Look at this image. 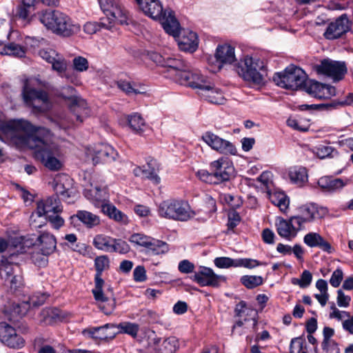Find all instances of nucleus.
Listing matches in <instances>:
<instances>
[{"instance_id": "f257e3e1", "label": "nucleus", "mask_w": 353, "mask_h": 353, "mask_svg": "<svg viewBox=\"0 0 353 353\" xmlns=\"http://www.w3.org/2000/svg\"><path fill=\"white\" fill-rule=\"evenodd\" d=\"M3 132L10 136L16 144L28 145L34 148V157L45 167L52 171L61 168V162L55 157L52 146L48 143L46 137H39L34 134L50 135V130L45 128L36 127L29 121L18 119L10 120L1 126Z\"/></svg>"}, {"instance_id": "f03ea898", "label": "nucleus", "mask_w": 353, "mask_h": 353, "mask_svg": "<svg viewBox=\"0 0 353 353\" xmlns=\"http://www.w3.org/2000/svg\"><path fill=\"white\" fill-rule=\"evenodd\" d=\"M327 214L326 208L315 203L304 205L299 208L298 214L288 219H279L276 223V231L279 236L290 241L296 236L299 231L305 229V224L321 219Z\"/></svg>"}, {"instance_id": "7ed1b4c3", "label": "nucleus", "mask_w": 353, "mask_h": 353, "mask_svg": "<svg viewBox=\"0 0 353 353\" xmlns=\"http://www.w3.org/2000/svg\"><path fill=\"white\" fill-rule=\"evenodd\" d=\"M143 12L156 20H160L165 31L173 37L179 34V23L172 10H163L159 0H134Z\"/></svg>"}, {"instance_id": "20e7f679", "label": "nucleus", "mask_w": 353, "mask_h": 353, "mask_svg": "<svg viewBox=\"0 0 353 353\" xmlns=\"http://www.w3.org/2000/svg\"><path fill=\"white\" fill-rule=\"evenodd\" d=\"M39 20L53 33L69 37L80 31L81 27L74 23L65 14L59 10H46L39 14Z\"/></svg>"}, {"instance_id": "39448f33", "label": "nucleus", "mask_w": 353, "mask_h": 353, "mask_svg": "<svg viewBox=\"0 0 353 353\" xmlns=\"http://www.w3.org/2000/svg\"><path fill=\"white\" fill-rule=\"evenodd\" d=\"M235 70L245 81L260 85L263 82L265 65L259 58L247 55L235 65Z\"/></svg>"}, {"instance_id": "423d86ee", "label": "nucleus", "mask_w": 353, "mask_h": 353, "mask_svg": "<svg viewBox=\"0 0 353 353\" xmlns=\"http://www.w3.org/2000/svg\"><path fill=\"white\" fill-rule=\"evenodd\" d=\"M158 212L161 217L179 221H187L196 214L188 202L174 199L160 203Z\"/></svg>"}, {"instance_id": "0eeeda50", "label": "nucleus", "mask_w": 353, "mask_h": 353, "mask_svg": "<svg viewBox=\"0 0 353 353\" xmlns=\"http://www.w3.org/2000/svg\"><path fill=\"white\" fill-rule=\"evenodd\" d=\"M34 79H27L24 82L22 97L27 106L32 107L35 111L43 112L50 108V101L48 94L41 90L34 88Z\"/></svg>"}, {"instance_id": "6e6552de", "label": "nucleus", "mask_w": 353, "mask_h": 353, "mask_svg": "<svg viewBox=\"0 0 353 353\" xmlns=\"http://www.w3.org/2000/svg\"><path fill=\"white\" fill-rule=\"evenodd\" d=\"M274 81L279 86L292 90L305 89L307 83V74L304 70L294 65H290L283 72L276 74Z\"/></svg>"}, {"instance_id": "1a4fd4ad", "label": "nucleus", "mask_w": 353, "mask_h": 353, "mask_svg": "<svg viewBox=\"0 0 353 353\" xmlns=\"http://www.w3.org/2000/svg\"><path fill=\"white\" fill-rule=\"evenodd\" d=\"M100 8L111 25L117 21L120 24H129L131 17L129 12L115 0H98Z\"/></svg>"}, {"instance_id": "9d476101", "label": "nucleus", "mask_w": 353, "mask_h": 353, "mask_svg": "<svg viewBox=\"0 0 353 353\" xmlns=\"http://www.w3.org/2000/svg\"><path fill=\"white\" fill-rule=\"evenodd\" d=\"M62 210L63 207L57 195H52L45 199H41L37 202V209L30 217V225L34 228H39L42 225H37L36 223L35 220L33 219L35 215L39 217H42L45 215H49L48 214L51 212L52 214H59L61 212Z\"/></svg>"}, {"instance_id": "9b49d317", "label": "nucleus", "mask_w": 353, "mask_h": 353, "mask_svg": "<svg viewBox=\"0 0 353 353\" xmlns=\"http://www.w3.org/2000/svg\"><path fill=\"white\" fill-rule=\"evenodd\" d=\"M315 69L318 74L325 75L334 81H341L347 73V67L344 61L329 59L321 61L320 64L315 66Z\"/></svg>"}, {"instance_id": "f8f14e48", "label": "nucleus", "mask_w": 353, "mask_h": 353, "mask_svg": "<svg viewBox=\"0 0 353 353\" xmlns=\"http://www.w3.org/2000/svg\"><path fill=\"white\" fill-rule=\"evenodd\" d=\"M210 170L212 172L215 184L228 181L234 176V168L232 162L223 157L211 162Z\"/></svg>"}, {"instance_id": "ddd939ff", "label": "nucleus", "mask_w": 353, "mask_h": 353, "mask_svg": "<svg viewBox=\"0 0 353 353\" xmlns=\"http://www.w3.org/2000/svg\"><path fill=\"white\" fill-rule=\"evenodd\" d=\"M201 139L209 147L220 154L235 155L237 152L236 148L232 143L212 132H205Z\"/></svg>"}, {"instance_id": "4468645a", "label": "nucleus", "mask_w": 353, "mask_h": 353, "mask_svg": "<svg viewBox=\"0 0 353 353\" xmlns=\"http://www.w3.org/2000/svg\"><path fill=\"white\" fill-rule=\"evenodd\" d=\"M0 341L14 350L22 349L26 344L25 339L17 333L14 327L6 322L0 323Z\"/></svg>"}, {"instance_id": "2eb2a0df", "label": "nucleus", "mask_w": 353, "mask_h": 353, "mask_svg": "<svg viewBox=\"0 0 353 353\" xmlns=\"http://www.w3.org/2000/svg\"><path fill=\"white\" fill-rule=\"evenodd\" d=\"M352 22L346 14H343L334 21L328 23L323 37L328 40H335L342 37L351 30Z\"/></svg>"}, {"instance_id": "dca6fc26", "label": "nucleus", "mask_w": 353, "mask_h": 353, "mask_svg": "<svg viewBox=\"0 0 353 353\" xmlns=\"http://www.w3.org/2000/svg\"><path fill=\"white\" fill-rule=\"evenodd\" d=\"M154 335L148 337V351L150 353H175L176 352L179 344L175 336L166 338L161 343V338Z\"/></svg>"}, {"instance_id": "f3484780", "label": "nucleus", "mask_w": 353, "mask_h": 353, "mask_svg": "<svg viewBox=\"0 0 353 353\" xmlns=\"http://www.w3.org/2000/svg\"><path fill=\"white\" fill-rule=\"evenodd\" d=\"M88 155L92 157L94 164L108 163L119 157L117 151L108 144L100 143L88 149Z\"/></svg>"}, {"instance_id": "a211bd4d", "label": "nucleus", "mask_w": 353, "mask_h": 353, "mask_svg": "<svg viewBox=\"0 0 353 353\" xmlns=\"http://www.w3.org/2000/svg\"><path fill=\"white\" fill-rule=\"evenodd\" d=\"M191 279L196 282L200 286H210L217 288L220 285L221 281H225L224 276L216 274L213 270L201 266L197 272L191 276Z\"/></svg>"}, {"instance_id": "6ab92c4d", "label": "nucleus", "mask_w": 353, "mask_h": 353, "mask_svg": "<svg viewBox=\"0 0 353 353\" xmlns=\"http://www.w3.org/2000/svg\"><path fill=\"white\" fill-rule=\"evenodd\" d=\"M189 68L190 67L188 65V68L185 69L181 76L177 77L176 83L201 91L208 81L199 72L192 71Z\"/></svg>"}, {"instance_id": "aec40b11", "label": "nucleus", "mask_w": 353, "mask_h": 353, "mask_svg": "<svg viewBox=\"0 0 353 353\" xmlns=\"http://www.w3.org/2000/svg\"><path fill=\"white\" fill-rule=\"evenodd\" d=\"M85 196L94 203V205L108 203V188L104 180H101L99 183H90V188L84 190Z\"/></svg>"}, {"instance_id": "412c9836", "label": "nucleus", "mask_w": 353, "mask_h": 353, "mask_svg": "<svg viewBox=\"0 0 353 353\" xmlns=\"http://www.w3.org/2000/svg\"><path fill=\"white\" fill-rule=\"evenodd\" d=\"M214 57L217 70H220L224 65H231L236 60L235 49L227 43L219 45L216 49Z\"/></svg>"}, {"instance_id": "4be33fe9", "label": "nucleus", "mask_w": 353, "mask_h": 353, "mask_svg": "<svg viewBox=\"0 0 353 353\" xmlns=\"http://www.w3.org/2000/svg\"><path fill=\"white\" fill-rule=\"evenodd\" d=\"M305 90L312 97L318 99H330L336 95V89L334 86L321 83L316 81H308Z\"/></svg>"}, {"instance_id": "5701e85b", "label": "nucleus", "mask_w": 353, "mask_h": 353, "mask_svg": "<svg viewBox=\"0 0 353 353\" xmlns=\"http://www.w3.org/2000/svg\"><path fill=\"white\" fill-rule=\"evenodd\" d=\"M163 67L167 68L169 77L176 82L178 76L188 68V64L181 59L176 57H167L165 58Z\"/></svg>"}, {"instance_id": "b1692460", "label": "nucleus", "mask_w": 353, "mask_h": 353, "mask_svg": "<svg viewBox=\"0 0 353 353\" xmlns=\"http://www.w3.org/2000/svg\"><path fill=\"white\" fill-rule=\"evenodd\" d=\"M303 243L309 248H319L328 254L334 251L331 244L317 232H311L306 234L303 237Z\"/></svg>"}, {"instance_id": "393cba45", "label": "nucleus", "mask_w": 353, "mask_h": 353, "mask_svg": "<svg viewBox=\"0 0 353 353\" xmlns=\"http://www.w3.org/2000/svg\"><path fill=\"white\" fill-rule=\"evenodd\" d=\"M199 94L211 103L223 104L225 101L221 90L213 86L210 82L205 85L201 91H199Z\"/></svg>"}, {"instance_id": "a878e982", "label": "nucleus", "mask_w": 353, "mask_h": 353, "mask_svg": "<svg viewBox=\"0 0 353 353\" xmlns=\"http://www.w3.org/2000/svg\"><path fill=\"white\" fill-rule=\"evenodd\" d=\"M199 41L197 34L192 31L183 32L178 40V46L181 50L185 52H194L198 47Z\"/></svg>"}, {"instance_id": "bb28decb", "label": "nucleus", "mask_w": 353, "mask_h": 353, "mask_svg": "<svg viewBox=\"0 0 353 353\" xmlns=\"http://www.w3.org/2000/svg\"><path fill=\"white\" fill-rule=\"evenodd\" d=\"M70 182V179L66 175L56 178L52 186L55 192L54 195L61 196L63 200L69 199L72 194V190L69 188Z\"/></svg>"}, {"instance_id": "cd10ccee", "label": "nucleus", "mask_w": 353, "mask_h": 353, "mask_svg": "<svg viewBox=\"0 0 353 353\" xmlns=\"http://www.w3.org/2000/svg\"><path fill=\"white\" fill-rule=\"evenodd\" d=\"M318 185L325 192L334 193L341 190L346 183L341 179L323 176L319 179Z\"/></svg>"}, {"instance_id": "c85d7f7f", "label": "nucleus", "mask_w": 353, "mask_h": 353, "mask_svg": "<svg viewBox=\"0 0 353 353\" xmlns=\"http://www.w3.org/2000/svg\"><path fill=\"white\" fill-rule=\"evenodd\" d=\"M27 48L15 42L0 43V54L22 58L26 56Z\"/></svg>"}, {"instance_id": "c756f323", "label": "nucleus", "mask_w": 353, "mask_h": 353, "mask_svg": "<svg viewBox=\"0 0 353 353\" xmlns=\"http://www.w3.org/2000/svg\"><path fill=\"white\" fill-rule=\"evenodd\" d=\"M101 211L110 219L121 224L126 225L129 222L128 216L110 203L102 204Z\"/></svg>"}, {"instance_id": "7c9ffc66", "label": "nucleus", "mask_w": 353, "mask_h": 353, "mask_svg": "<svg viewBox=\"0 0 353 353\" xmlns=\"http://www.w3.org/2000/svg\"><path fill=\"white\" fill-rule=\"evenodd\" d=\"M41 252L44 254H51L53 253L57 247V241L55 237L48 232H44L39 235L37 238Z\"/></svg>"}, {"instance_id": "2f4dec72", "label": "nucleus", "mask_w": 353, "mask_h": 353, "mask_svg": "<svg viewBox=\"0 0 353 353\" xmlns=\"http://www.w3.org/2000/svg\"><path fill=\"white\" fill-rule=\"evenodd\" d=\"M72 218H77L88 229L98 226L101 223L100 217L98 215L86 210L77 211Z\"/></svg>"}, {"instance_id": "473e14b6", "label": "nucleus", "mask_w": 353, "mask_h": 353, "mask_svg": "<svg viewBox=\"0 0 353 353\" xmlns=\"http://www.w3.org/2000/svg\"><path fill=\"white\" fill-rule=\"evenodd\" d=\"M113 242L114 239L103 234H97L93 239V245L97 249L109 252H112Z\"/></svg>"}, {"instance_id": "72a5a7b5", "label": "nucleus", "mask_w": 353, "mask_h": 353, "mask_svg": "<svg viewBox=\"0 0 353 353\" xmlns=\"http://www.w3.org/2000/svg\"><path fill=\"white\" fill-rule=\"evenodd\" d=\"M94 268L96 274L94 276V281L100 283L104 281L102 278V273L103 271L108 270L110 268L109 258L105 255H102L96 257L94 259Z\"/></svg>"}, {"instance_id": "f704fd0d", "label": "nucleus", "mask_w": 353, "mask_h": 353, "mask_svg": "<svg viewBox=\"0 0 353 353\" xmlns=\"http://www.w3.org/2000/svg\"><path fill=\"white\" fill-rule=\"evenodd\" d=\"M48 296L46 294H40L37 296H32L29 301H23L21 303L19 307H23V310H19V315L23 316L32 307H39L43 305L46 301Z\"/></svg>"}, {"instance_id": "c9c22d12", "label": "nucleus", "mask_w": 353, "mask_h": 353, "mask_svg": "<svg viewBox=\"0 0 353 353\" xmlns=\"http://www.w3.org/2000/svg\"><path fill=\"white\" fill-rule=\"evenodd\" d=\"M110 327V324H105L103 326L90 327L83 330L84 334H88L92 339L99 340H106L110 337L107 333L108 329Z\"/></svg>"}, {"instance_id": "e433bc0d", "label": "nucleus", "mask_w": 353, "mask_h": 353, "mask_svg": "<svg viewBox=\"0 0 353 353\" xmlns=\"http://www.w3.org/2000/svg\"><path fill=\"white\" fill-rule=\"evenodd\" d=\"M288 176L292 182L297 184L303 183L307 179L306 169L301 166L291 167L288 171Z\"/></svg>"}, {"instance_id": "4c0bfd02", "label": "nucleus", "mask_w": 353, "mask_h": 353, "mask_svg": "<svg viewBox=\"0 0 353 353\" xmlns=\"http://www.w3.org/2000/svg\"><path fill=\"white\" fill-rule=\"evenodd\" d=\"M104 281L98 283L94 281V288L92 290L94 299L99 303L101 302H106L109 299H114V293L111 291L110 294L108 292L104 293L103 287L104 285Z\"/></svg>"}, {"instance_id": "58836bf2", "label": "nucleus", "mask_w": 353, "mask_h": 353, "mask_svg": "<svg viewBox=\"0 0 353 353\" xmlns=\"http://www.w3.org/2000/svg\"><path fill=\"white\" fill-rule=\"evenodd\" d=\"M119 89L125 92L127 95L139 94L145 93L137 88V84L134 82H130L126 80L120 79L116 82Z\"/></svg>"}, {"instance_id": "ea45409f", "label": "nucleus", "mask_w": 353, "mask_h": 353, "mask_svg": "<svg viewBox=\"0 0 353 353\" xmlns=\"http://www.w3.org/2000/svg\"><path fill=\"white\" fill-rule=\"evenodd\" d=\"M145 248L154 255L165 254L169 250L168 245L165 242L152 237H151V241H149Z\"/></svg>"}, {"instance_id": "a19ab883", "label": "nucleus", "mask_w": 353, "mask_h": 353, "mask_svg": "<svg viewBox=\"0 0 353 353\" xmlns=\"http://www.w3.org/2000/svg\"><path fill=\"white\" fill-rule=\"evenodd\" d=\"M103 20V19H101L100 23L94 21H89L85 23L83 26L84 32L86 34H92L101 30V28H105L108 30L111 29L112 27V25H111V21H109L108 23H106Z\"/></svg>"}, {"instance_id": "79ce46f5", "label": "nucleus", "mask_w": 353, "mask_h": 353, "mask_svg": "<svg viewBox=\"0 0 353 353\" xmlns=\"http://www.w3.org/2000/svg\"><path fill=\"white\" fill-rule=\"evenodd\" d=\"M241 283L248 289L255 288L263 283V279L261 276L244 275L240 279Z\"/></svg>"}, {"instance_id": "37998d69", "label": "nucleus", "mask_w": 353, "mask_h": 353, "mask_svg": "<svg viewBox=\"0 0 353 353\" xmlns=\"http://www.w3.org/2000/svg\"><path fill=\"white\" fill-rule=\"evenodd\" d=\"M16 273V270L12 263L8 261V258L2 257L0 260V274L6 279H9Z\"/></svg>"}, {"instance_id": "c03bdc74", "label": "nucleus", "mask_w": 353, "mask_h": 353, "mask_svg": "<svg viewBox=\"0 0 353 353\" xmlns=\"http://www.w3.org/2000/svg\"><path fill=\"white\" fill-rule=\"evenodd\" d=\"M307 349L305 339L303 335L293 338L290 341V352L301 353Z\"/></svg>"}, {"instance_id": "a18cd8bd", "label": "nucleus", "mask_w": 353, "mask_h": 353, "mask_svg": "<svg viewBox=\"0 0 353 353\" xmlns=\"http://www.w3.org/2000/svg\"><path fill=\"white\" fill-rule=\"evenodd\" d=\"M128 121L130 127L137 132L143 131V128L145 125L143 118L138 113L128 116Z\"/></svg>"}, {"instance_id": "49530a36", "label": "nucleus", "mask_w": 353, "mask_h": 353, "mask_svg": "<svg viewBox=\"0 0 353 353\" xmlns=\"http://www.w3.org/2000/svg\"><path fill=\"white\" fill-rule=\"evenodd\" d=\"M268 263L264 261H259L250 258H239L237 259V268H245L248 269H253L258 266H265Z\"/></svg>"}, {"instance_id": "de8ad7c7", "label": "nucleus", "mask_w": 353, "mask_h": 353, "mask_svg": "<svg viewBox=\"0 0 353 353\" xmlns=\"http://www.w3.org/2000/svg\"><path fill=\"white\" fill-rule=\"evenodd\" d=\"M120 332L128 334L132 337H136L139 332V325L130 322L121 323L117 325Z\"/></svg>"}, {"instance_id": "09e8293b", "label": "nucleus", "mask_w": 353, "mask_h": 353, "mask_svg": "<svg viewBox=\"0 0 353 353\" xmlns=\"http://www.w3.org/2000/svg\"><path fill=\"white\" fill-rule=\"evenodd\" d=\"M214 263L219 268H237V259H232L227 256L216 257Z\"/></svg>"}, {"instance_id": "8fccbe9b", "label": "nucleus", "mask_w": 353, "mask_h": 353, "mask_svg": "<svg viewBox=\"0 0 353 353\" xmlns=\"http://www.w3.org/2000/svg\"><path fill=\"white\" fill-rule=\"evenodd\" d=\"M84 105H85V101L80 98L74 97L72 99V103L70 108V110L72 112V119H75L77 121H79L80 123L83 122V119L79 113V110H80V106L81 105L83 106Z\"/></svg>"}, {"instance_id": "3c124183", "label": "nucleus", "mask_w": 353, "mask_h": 353, "mask_svg": "<svg viewBox=\"0 0 353 353\" xmlns=\"http://www.w3.org/2000/svg\"><path fill=\"white\" fill-rule=\"evenodd\" d=\"M149 241H151V236H147L142 233H134L129 238V241L134 245L146 248Z\"/></svg>"}, {"instance_id": "603ef678", "label": "nucleus", "mask_w": 353, "mask_h": 353, "mask_svg": "<svg viewBox=\"0 0 353 353\" xmlns=\"http://www.w3.org/2000/svg\"><path fill=\"white\" fill-rule=\"evenodd\" d=\"M72 63L74 69L78 72L86 71L89 68L88 61L81 56L74 57Z\"/></svg>"}, {"instance_id": "864d4df0", "label": "nucleus", "mask_w": 353, "mask_h": 353, "mask_svg": "<svg viewBox=\"0 0 353 353\" xmlns=\"http://www.w3.org/2000/svg\"><path fill=\"white\" fill-rule=\"evenodd\" d=\"M50 254H44L43 252H33L31 255L32 262L39 267H43L48 263V256Z\"/></svg>"}, {"instance_id": "5fc2aeb1", "label": "nucleus", "mask_w": 353, "mask_h": 353, "mask_svg": "<svg viewBox=\"0 0 353 353\" xmlns=\"http://www.w3.org/2000/svg\"><path fill=\"white\" fill-rule=\"evenodd\" d=\"M334 151L331 146L321 145L315 148L314 154L320 159H325L330 157Z\"/></svg>"}, {"instance_id": "6e6d98bb", "label": "nucleus", "mask_w": 353, "mask_h": 353, "mask_svg": "<svg viewBox=\"0 0 353 353\" xmlns=\"http://www.w3.org/2000/svg\"><path fill=\"white\" fill-rule=\"evenodd\" d=\"M272 202L279 208L281 211L283 212H285L288 209L290 203L287 196L281 192H278V198Z\"/></svg>"}, {"instance_id": "4d7b16f0", "label": "nucleus", "mask_w": 353, "mask_h": 353, "mask_svg": "<svg viewBox=\"0 0 353 353\" xmlns=\"http://www.w3.org/2000/svg\"><path fill=\"white\" fill-rule=\"evenodd\" d=\"M116 306L115 299H109L106 302H101L99 307L103 312L106 314H110L114 310Z\"/></svg>"}, {"instance_id": "13d9d810", "label": "nucleus", "mask_w": 353, "mask_h": 353, "mask_svg": "<svg viewBox=\"0 0 353 353\" xmlns=\"http://www.w3.org/2000/svg\"><path fill=\"white\" fill-rule=\"evenodd\" d=\"M196 176L202 181L210 183L215 184V181L212 175V171L206 170H199L196 172Z\"/></svg>"}, {"instance_id": "bf43d9fd", "label": "nucleus", "mask_w": 353, "mask_h": 353, "mask_svg": "<svg viewBox=\"0 0 353 353\" xmlns=\"http://www.w3.org/2000/svg\"><path fill=\"white\" fill-rule=\"evenodd\" d=\"M322 353H340L339 344L334 341L321 342Z\"/></svg>"}, {"instance_id": "052dcab7", "label": "nucleus", "mask_w": 353, "mask_h": 353, "mask_svg": "<svg viewBox=\"0 0 353 353\" xmlns=\"http://www.w3.org/2000/svg\"><path fill=\"white\" fill-rule=\"evenodd\" d=\"M12 245L17 249L18 254H23L27 252L29 246L26 245L23 237H17L12 240Z\"/></svg>"}, {"instance_id": "680f3d73", "label": "nucleus", "mask_w": 353, "mask_h": 353, "mask_svg": "<svg viewBox=\"0 0 353 353\" xmlns=\"http://www.w3.org/2000/svg\"><path fill=\"white\" fill-rule=\"evenodd\" d=\"M129 250L130 247L125 241L114 239V242H113L112 252L125 254L128 252Z\"/></svg>"}, {"instance_id": "e2e57ef3", "label": "nucleus", "mask_w": 353, "mask_h": 353, "mask_svg": "<svg viewBox=\"0 0 353 353\" xmlns=\"http://www.w3.org/2000/svg\"><path fill=\"white\" fill-rule=\"evenodd\" d=\"M39 56L47 62L51 63L56 57H58V54L55 50L52 49H41L39 52Z\"/></svg>"}, {"instance_id": "0e129e2a", "label": "nucleus", "mask_w": 353, "mask_h": 353, "mask_svg": "<svg viewBox=\"0 0 353 353\" xmlns=\"http://www.w3.org/2000/svg\"><path fill=\"white\" fill-rule=\"evenodd\" d=\"M143 178L148 179L152 181L154 184H159L161 181V179L157 174V172H155L154 170H150L145 167V165L143 166Z\"/></svg>"}, {"instance_id": "69168bd1", "label": "nucleus", "mask_w": 353, "mask_h": 353, "mask_svg": "<svg viewBox=\"0 0 353 353\" xmlns=\"http://www.w3.org/2000/svg\"><path fill=\"white\" fill-rule=\"evenodd\" d=\"M52 226L55 229H59L64 224V219L59 214H52L46 216Z\"/></svg>"}, {"instance_id": "338daca9", "label": "nucleus", "mask_w": 353, "mask_h": 353, "mask_svg": "<svg viewBox=\"0 0 353 353\" xmlns=\"http://www.w3.org/2000/svg\"><path fill=\"white\" fill-rule=\"evenodd\" d=\"M343 278V273L341 269L337 268L334 270L330 279V283L334 288H337L340 285Z\"/></svg>"}, {"instance_id": "774afa93", "label": "nucleus", "mask_w": 353, "mask_h": 353, "mask_svg": "<svg viewBox=\"0 0 353 353\" xmlns=\"http://www.w3.org/2000/svg\"><path fill=\"white\" fill-rule=\"evenodd\" d=\"M52 69L59 73L65 72L67 68V63L64 59L58 55L57 57L51 63Z\"/></svg>"}]
</instances>
